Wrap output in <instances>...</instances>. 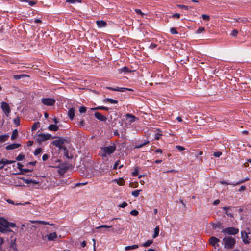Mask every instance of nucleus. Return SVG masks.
<instances>
[{
    "instance_id": "1a4fd4ad",
    "label": "nucleus",
    "mask_w": 251,
    "mask_h": 251,
    "mask_svg": "<svg viewBox=\"0 0 251 251\" xmlns=\"http://www.w3.org/2000/svg\"><path fill=\"white\" fill-rule=\"evenodd\" d=\"M65 139L63 138L60 137L58 139L54 140L52 142V144L56 147H58L59 149H62V145L64 144Z\"/></svg>"
},
{
    "instance_id": "4468645a",
    "label": "nucleus",
    "mask_w": 251,
    "mask_h": 251,
    "mask_svg": "<svg viewBox=\"0 0 251 251\" xmlns=\"http://www.w3.org/2000/svg\"><path fill=\"white\" fill-rule=\"evenodd\" d=\"M126 119L128 121L129 124H131L134 122L136 120H138V118L135 117L134 115L127 113L125 115Z\"/></svg>"
},
{
    "instance_id": "6e6552de",
    "label": "nucleus",
    "mask_w": 251,
    "mask_h": 251,
    "mask_svg": "<svg viewBox=\"0 0 251 251\" xmlns=\"http://www.w3.org/2000/svg\"><path fill=\"white\" fill-rule=\"evenodd\" d=\"M41 101L43 104L46 106H53L55 103V100L52 98H43Z\"/></svg>"
},
{
    "instance_id": "58836bf2",
    "label": "nucleus",
    "mask_w": 251,
    "mask_h": 251,
    "mask_svg": "<svg viewBox=\"0 0 251 251\" xmlns=\"http://www.w3.org/2000/svg\"><path fill=\"white\" fill-rule=\"evenodd\" d=\"M249 180V178L248 177L245 178L244 179H241V180H240L238 182H236V183L234 184V185L235 186V185H239L240 184L244 183L245 182H246L247 181H248Z\"/></svg>"
},
{
    "instance_id": "79ce46f5",
    "label": "nucleus",
    "mask_w": 251,
    "mask_h": 251,
    "mask_svg": "<svg viewBox=\"0 0 251 251\" xmlns=\"http://www.w3.org/2000/svg\"><path fill=\"white\" fill-rule=\"evenodd\" d=\"M7 226H8V229H10L9 227H16V225L15 223L9 222L7 221Z\"/></svg>"
},
{
    "instance_id": "4d7b16f0",
    "label": "nucleus",
    "mask_w": 251,
    "mask_h": 251,
    "mask_svg": "<svg viewBox=\"0 0 251 251\" xmlns=\"http://www.w3.org/2000/svg\"><path fill=\"white\" fill-rule=\"evenodd\" d=\"M67 2L70 3H75L76 2H81L80 0H67Z\"/></svg>"
},
{
    "instance_id": "c9c22d12",
    "label": "nucleus",
    "mask_w": 251,
    "mask_h": 251,
    "mask_svg": "<svg viewBox=\"0 0 251 251\" xmlns=\"http://www.w3.org/2000/svg\"><path fill=\"white\" fill-rule=\"evenodd\" d=\"M33 169H23L20 170V172L19 173H17V174H24L25 173L29 172L32 171Z\"/></svg>"
},
{
    "instance_id": "5fc2aeb1",
    "label": "nucleus",
    "mask_w": 251,
    "mask_h": 251,
    "mask_svg": "<svg viewBox=\"0 0 251 251\" xmlns=\"http://www.w3.org/2000/svg\"><path fill=\"white\" fill-rule=\"evenodd\" d=\"M120 160H117L115 162V164H114V165L113 166V169H114V170L117 169V168H118V165L120 164Z\"/></svg>"
},
{
    "instance_id": "72a5a7b5",
    "label": "nucleus",
    "mask_w": 251,
    "mask_h": 251,
    "mask_svg": "<svg viewBox=\"0 0 251 251\" xmlns=\"http://www.w3.org/2000/svg\"><path fill=\"white\" fill-rule=\"evenodd\" d=\"M18 132L17 129L14 130L11 137V140H14V139H15L18 136Z\"/></svg>"
},
{
    "instance_id": "2eb2a0df",
    "label": "nucleus",
    "mask_w": 251,
    "mask_h": 251,
    "mask_svg": "<svg viewBox=\"0 0 251 251\" xmlns=\"http://www.w3.org/2000/svg\"><path fill=\"white\" fill-rule=\"evenodd\" d=\"M216 87L215 85L211 86V90L209 89H207V92H206V95L205 96H215L217 94V92L216 91Z\"/></svg>"
},
{
    "instance_id": "6ab92c4d",
    "label": "nucleus",
    "mask_w": 251,
    "mask_h": 251,
    "mask_svg": "<svg viewBox=\"0 0 251 251\" xmlns=\"http://www.w3.org/2000/svg\"><path fill=\"white\" fill-rule=\"evenodd\" d=\"M207 150H212L215 146V142L213 141H208L205 144Z\"/></svg>"
},
{
    "instance_id": "338daca9",
    "label": "nucleus",
    "mask_w": 251,
    "mask_h": 251,
    "mask_svg": "<svg viewBox=\"0 0 251 251\" xmlns=\"http://www.w3.org/2000/svg\"><path fill=\"white\" fill-rule=\"evenodd\" d=\"M135 11L136 12V13L137 14H140V15H144V14L142 13V12L141 11V10L140 9H136L135 10Z\"/></svg>"
},
{
    "instance_id": "f3484780",
    "label": "nucleus",
    "mask_w": 251,
    "mask_h": 251,
    "mask_svg": "<svg viewBox=\"0 0 251 251\" xmlns=\"http://www.w3.org/2000/svg\"><path fill=\"white\" fill-rule=\"evenodd\" d=\"M95 117L100 121H105L106 118L102 115L100 113L97 112L95 113Z\"/></svg>"
},
{
    "instance_id": "ea45409f",
    "label": "nucleus",
    "mask_w": 251,
    "mask_h": 251,
    "mask_svg": "<svg viewBox=\"0 0 251 251\" xmlns=\"http://www.w3.org/2000/svg\"><path fill=\"white\" fill-rule=\"evenodd\" d=\"M25 158V155L23 153H21L19 154V155L16 157V160L17 161H22Z\"/></svg>"
},
{
    "instance_id": "9d476101",
    "label": "nucleus",
    "mask_w": 251,
    "mask_h": 251,
    "mask_svg": "<svg viewBox=\"0 0 251 251\" xmlns=\"http://www.w3.org/2000/svg\"><path fill=\"white\" fill-rule=\"evenodd\" d=\"M106 89L114 91H119V92H125L126 91H133V90L131 88H124V87H118L112 88L111 87H106Z\"/></svg>"
},
{
    "instance_id": "3c124183",
    "label": "nucleus",
    "mask_w": 251,
    "mask_h": 251,
    "mask_svg": "<svg viewBox=\"0 0 251 251\" xmlns=\"http://www.w3.org/2000/svg\"><path fill=\"white\" fill-rule=\"evenodd\" d=\"M86 110H87L85 106H81L79 109V111L80 113H83L86 112Z\"/></svg>"
},
{
    "instance_id": "a211bd4d",
    "label": "nucleus",
    "mask_w": 251,
    "mask_h": 251,
    "mask_svg": "<svg viewBox=\"0 0 251 251\" xmlns=\"http://www.w3.org/2000/svg\"><path fill=\"white\" fill-rule=\"evenodd\" d=\"M15 162V161L9 160L5 158H3L0 160V164H2V165L1 166L4 168V166L6 165L7 164H10Z\"/></svg>"
},
{
    "instance_id": "13d9d810",
    "label": "nucleus",
    "mask_w": 251,
    "mask_h": 251,
    "mask_svg": "<svg viewBox=\"0 0 251 251\" xmlns=\"http://www.w3.org/2000/svg\"><path fill=\"white\" fill-rule=\"evenodd\" d=\"M222 155V152L221 151L214 152L213 154V156L215 157H219Z\"/></svg>"
},
{
    "instance_id": "09e8293b",
    "label": "nucleus",
    "mask_w": 251,
    "mask_h": 251,
    "mask_svg": "<svg viewBox=\"0 0 251 251\" xmlns=\"http://www.w3.org/2000/svg\"><path fill=\"white\" fill-rule=\"evenodd\" d=\"M177 7L179 8L184 9L185 10H188L189 9L188 6L184 5H177Z\"/></svg>"
},
{
    "instance_id": "c85d7f7f",
    "label": "nucleus",
    "mask_w": 251,
    "mask_h": 251,
    "mask_svg": "<svg viewBox=\"0 0 251 251\" xmlns=\"http://www.w3.org/2000/svg\"><path fill=\"white\" fill-rule=\"evenodd\" d=\"M118 71L120 73H123V72L126 73H128V72H130L129 68L126 66H125L122 68L118 69Z\"/></svg>"
},
{
    "instance_id": "864d4df0",
    "label": "nucleus",
    "mask_w": 251,
    "mask_h": 251,
    "mask_svg": "<svg viewBox=\"0 0 251 251\" xmlns=\"http://www.w3.org/2000/svg\"><path fill=\"white\" fill-rule=\"evenodd\" d=\"M130 214L133 216H137L139 214V212L137 210L134 209L131 210Z\"/></svg>"
},
{
    "instance_id": "393cba45",
    "label": "nucleus",
    "mask_w": 251,
    "mask_h": 251,
    "mask_svg": "<svg viewBox=\"0 0 251 251\" xmlns=\"http://www.w3.org/2000/svg\"><path fill=\"white\" fill-rule=\"evenodd\" d=\"M113 181L116 182L119 186H123L125 184V181L123 178H120L118 179H114Z\"/></svg>"
},
{
    "instance_id": "4be33fe9",
    "label": "nucleus",
    "mask_w": 251,
    "mask_h": 251,
    "mask_svg": "<svg viewBox=\"0 0 251 251\" xmlns=\"http://www.w3.org/2000/svg\"><path fill=\"white\" fill-rule=\"evenodd\" d=\"M103 102L104 103L109 102L111 104H117L118 103V101L117 100L111 98L104 99L103 100Z\"/></svg>"
},
{
    "instance_id": "dca6fc26",
    "label": "nucleus",
    "mask_w": 251,
    "mask_h": 251,
    "mask_svg": "<svg viewBox=\"0 0 251 251\" xmlns=\"http://www.w3.org/2000/svg\"><path fill=\"white\" fill-rule=\"evenodd\" d=\"M21 146V145L19 143H13L10 145L6 146L5 147V149L6 150H12L13 149H17L20 147Z\"/></svg>"
},
{
    "instance_id": "774afa93",
    "label": "nucleus",
    "mask_w": 251,
    "mask_h": 251,
    "mask_svg": "<svg viewBox=\"0 0 251 251\" xmlns=\"http://www.w3.org/2000/svg\"><path fill=\"white\" fill-rule=\"evenodd\" d=\"M220 201L219 199L215 200L213 203V205H217L220 203Z\"/></svg>"
},
{
    "instance_id": "680f3d73",
    "label": "nucleus",
    "mask_w": 251,
    "mask_h": 251,
    "mask_svg": "<svg viewBox=\"0 0 251 251\" xmlns=\"http://www.w3.org/2000/svg\"><path fill=\"white\" fill-rule=\"evenodd\" d=\"M49 155L47 154H45L42 156V160L43 161H46L49 158Z\"/></svg>"
},
{
    "instance_id": "423d86ee",
    "label": "nucleus",
    "mask_w": 251,
    "mask_h": 251,
    "mask_svg": "<svg viewBox=\"0 0 251 251\" xmlns=\"http://www.w3.org/2000/svg\"><path fill=\"white\" fill-rule=\"evenodd\" d=\"M225 234L235 235L238 233L239 229L234 227H228L223 229L222 231Z\"/></svg>"
},
{
    "instance_id": "ddd939ff",
    "label": "nucleus",
    "mask_w": 251,
    "mask_h": 251,
    "mask_svg": "<svg viewBox=\"0 0 251 251\" xmlns=\"http://www.w3.org/2000/svg\"><path fill=\"white\" fill-rule=\"evenodd\" d=\"M241 233V238L242 239L243 243L245 244H249L250 243V239L248 236V234H249V233H248L245 231H242Z\"/></svg>"
},
{
    "instance_id": "cd10ccee",
    "label": "nucleus",
    "mask_w": 251,
    "mask_h": 251,
    "mask_svg": "<svg viewBox=\"0 0 251 251\" xmlns=\"http://www.w3.org/2000/svg\"><path fill=\"white\" fill-rule=\"evenodd\" d=\"M9 137L8 134H4L0 136V142L3 143L7 141Z\"/></svg>"
},
{
    "instance_id": "052dcab7",
    "label": "nucleus",
    "mask_w": 251,
    "mask_h": 251,
    "mask_svg": "<svg viewBox=\"0 0 251 251\" xmlns=\"http://www.w3.org/2000/svg\"><path fill=\"white\" fill-rule=\"evenodd\" d=\"M127 205V203L126 202H123L122 203L119 205V207L121 208H125Z\"/></svg>"
},
{
    "instance_id": "f8f14e48",
    "label": "nucleus",
    "mask_w": 251,
    "mask_h": 251,
    "mask_svg": "<svg viewBox=\"0 0 251 251\" xmlns=\"http://www.w3.org/2000/svg\"><path fill=\"white\" fill-rule=\"evenodd\" d=\"M220 240L215 236H211L209 239V244L215 247H219L220 246V245L218 244Z\"/></svg>"
},
{
    "instance_id": "7ed1b4c3",
    "label": "nucleus",
    "mask_w": 251,
    "mask_h": 251,
    "mask_svg": "<svg viewBox=\"0 0 251 251\" xmlns=\"http://www.w3.org/2000/svg\"><path fill=\"white\" fill-rule=\"evenodd\" d=\"M152 243H153V241L152 240H148L145 243H141L139 245L135 244V245H132L131 246H126L125 248V250L126 251L134 250V249L138 248L139 246L140 247H149Z\"/></svg>"
},
{
    "instance_id": "2f4dec72",
    "label": "nucleus",
    "mask_w": 251,
    "mask_h": 251,
    "mask_svg": "<svg viewBox=\"0 0 251 251\" xmlns=\"http://www.w3.org/2000/svg\"><path fill=\"white\" fill-rule=\"evenodd\" d=\"M109 108L107 107L103 106H100L97 107H95L94 108H92V109L93 110H105L108 111L109 110Z\"/></svg>"
},
{
    "instance_id": "412c9836",
    "label": "nucleus",
    "mask_w": 251,
    "mask_h": 251,
    "mask_svg": "<svg viewBox=\"0 0 251 251\" xmlns=\"http://www.w3.org/2000/svg\"><path fill=\"white\" fill-rule=\"evenodd\" d=\"M96 24H97V26L99 28L104 27L106 25V22H105L103 20L97 21Z\"/></svg>"
},
{
    "instance_id": "bf43d9fd",
    "label": "nucleus",
    "mask_w": 251,
    "mask_h": 251,
    "mask_svg": "<svg viewBox=\"0 0 251 251\" xmlns=\"http://www.w3.org/2000/svg\"><path fill=\"white\" fill-rule=\"evenodd\" d=\"M220 183L222 184L226 185H234V183H228V182H227L226 181H224V180L221 181Z\"/></svg>"
},
{
    "instance_id": "e2e57ef3",
    "label": "nucleus",
    "mask_w": 251,
    "mask_h": 251,
    "mask_svg": "<svg viewBox=\"0 0 251 251\" xmlns=\"http://www.w3.org/2000/svg\"><path fill=\"white\" fill-rule=\"evenodd\" d=\"M231 207H230V206H229V207H226V206H225V207H223V210H224L225 211H226V212H225V214H226L227 215V213H228V211H227V210L231 209Z\"/></svg>"
},
{
    "instance_id": "603ef678",
    "label": "nucleus",
    "mask_w": 251,
    "mask_h": 251,
    "mask_svg": "<svg viewBox=\"0 0 251 251\" xmlns=\"http://www.w3.org/2000/svg\"><path fill=\"white\" fill-rule=\"evenodd\" d=\"M180 17V14L179 13H175L173 14L171 16H170L171 18H172L173 19L175 18H177L179 19Z\"/></svg>"
},
{
    "instance_id": "0eeeda50",
    "label": "nucleus",
    "mask_w": 251,
    "mask_h": 251,
    "mask_svg": "<svg viewBox=\"0 0 251 251\" xmlns=\"http://www.w3.org/2000/svg\"><path fill=\"white\" fill-rule=\"evenodd\" d=\"M205 64L208 65V66H206V67H208L209 68H214L216 65L215 59L213 57L207 56L205 55Z\"/></svg>"
},
{
    "instance_id": "69168bd1",
    "label": "nucleus",
    "mask_w": 251,
    "mask_h": 251,
    "mask_svg": "<svg viewBox=\"0 0 251 251\" xmlns=\"http://www.w3.org/2000/svg\"><path fill=\"white\" fill-rule=\"evenodd\" d=\"M36 163H37V161H32V162H29L27 164H26V166H28L29 165H32V166H34V165H36Z\"/></svg>"
},
{
    "instance_id": "4c0bfd02",
    "label": "nucleus",
    "mask_w": 251,
    "mask_h": 251,
    "mask_svg": "<svg viewBox=\"0 0 251 251\" xmlns=\"http://www.w3.org/2000/svg\"><path fill=\"white\" fill-rule=\"evenodd\" d=\"M39 122H36L31 127V130L32 131H35L36 130L37 128L39 126Z\"/></svg>"
},
{
    "instance_id": "f704fd0d",
    "label": "nucleus",
    "mask_w": 251,
    "mask_h": 251,
    "mask_svg": "<svg viewBox=\"0 0 251 251\" xmlns=\"http://www.w3.org/2000/svg\"><path fill=\"white\" fill-rule=\"evenodd\" d=\"M159 228L158 226H156L154 229V233L152 235V237L153 238H155L156 237H157L159 235Z\"/></svg>"
},
{
    "instance_id": "0e129e2a",
    "label": "nucleus",
    "mask_w": 251,
    "mask_h": 251,
    "mask_svg": "<svg viewBox=\"0 0 251 251\" xmlns=\"http://www.w3.org/2000/svg\"><path fill=\"white\" fill-rule=\"evenodd\" d=\"M204 31V27H200L196 31L197 33H200Z\"/></svg>"
},
{
    "instance_id": "b1692460",
    "label": "nucleus",
    "mask_w": 251,
    "mask_h": 251,
    "mask_svg": "<svg viewBox=\"0 0 251 251\" xmlns=\"http://www.w3.org/2000/svg\"><path fill=\"white\" fill-rule=\"evenodd\" d=\"M48 129L50 131H56L58 130L59 127L56 125L51 124L48 126Z\"/></svg>"
},
{
    "instance_id": "20e7f679",
    "label": "nucleus",
    "mask_w": 251,
    "mask_h": 251,
    "mask_svg": "<svg viewBox=\"0 0 251 251\" xmlns=\"http://www.w3.org/2000/svg\"><path fill=\"white\" fill-rule=\"evenodd\" d=\"M0 232L2 233L12 232L11 229H8L7 220L5 219L0 220Z\"/></svg>"
},
{
    "instance_id": "8fccbe9b",
    "label": "nucleus",
    "mask_w": 251,
    "mask_h": 251,
    "mask_svg": "<svg viewBox=\"0 0 251 251\" xmlns=\"http://www.w3.org/2000/svg\"><path fill=\"white\" fill-rule=\"evenodd\" d=\"M238 33V31L237 29H234L232 30V32L230 34V35L233 37L237 36Z\"/></svg>"
},
{
    "instance_id": "6e6d98bb",
    "label": "nucleus",
    "mask_w": 251,
    "mask_h": 251,
    "mask_svg": "<svg viewBox=\"0 0 251 251\" xmlns=\"http://www.w3.org/2000/svg\"><path fill=\"white\" fill-rule=\"evenodd\" d=\"M14 124L15 125L18 126L20 125V119L19 118H17L16 119H15L14 120Z\"/></svg>"
},
{
    "instance_id": "f257e3e1",
    "label": "nucleus",
    "mask_w": 251,
    "mask_h": 251,
    "mask_svg": "<svg viewBox=\"0 0 251 251\" xmlns=\"http://www.w3.org/2000/svg\"><path fill=\"white\" fill-rule=\"evenodd\" d=\"M116 149V146L113 144L112 146L101 147V156L102 157H106L107 155H110L113 153Z\"/></svg>"
},
{
    "instance_id": "e433bc0d",
    "label": "nucleus",
    "mask_w": 251,
    "mask_h": 251,
    "mask_svg": "<svg viewBox=\"0 0 251 251\" xmlns=\"http://www.w3.org/2000/svg\"><path fill=\"white\" fill-rule=\"evenodd\" d=\"M112 226H107V225H101L99 226H98V227H96L95 228L96 229H102V228H112Z\"/></svg>"
},
{
    "instance_id": "37998d69",
    "label": "nucleus",
    "mask_w": 251,
    "mask_h": 251,
    "mask_svg": "<svg viewBox=\"0 0 251 251\" xmlns=\"http://www.w3.org/2000/svg\"><path fill=\"white\" fill-rule=\"evenodd\" d=\"M42 152V149L41 148H38L36 149L34 152V154L35 156L38 155Z\"/></svg>"
},
{
    "instance_id": "c756f323",
    "label": "nucleus",
    "mask_w": 251,
    "mask_h": 251,
    "mask_svg": "<svg viewBox=\"0 0 251 251\" xmlns=\"http://www.w3.org/2000/svg\"><path fill=\"white\" fill-rule=\"evenodd\" d=\"M212 227L213 229H216V228H222V224L220 222H218L216 223H212Z\"/></svg>"
},
{
    "instance_id": "aec40b11",
    "label": "nucleus",
    "mask_w": 251,
    "mask_h": 251,
    "mask_svg": "<svg viewBox=\"0 0 251 251\" xmlns=\"http://www.w3.org/2000/svg\"><path fill=\"white\" fill-rule=\"evenodd\" d=\"M68 115L71 120H73L75 116V108L72 107L68 110Z\"/></svg>"
},
{
    "instance_id": "c03bdc74",
    "label": "nucleus",
    "mask_w": 251,
    "mask_h": 251,
    "mask_svg": "<svg viewBox=\"0 0 251 251\" xmlns=\"http://www.w3.org/2000/svg\"><path fill=\"white\" fill-rule=\"evenodd\" d=\"M236 21L238 23H246L248 21L246 18H238L236 20Z\"/></svg>"
},
{
    "instance_id": "49530a36",
    "label": "nucleus",
    "mask_w": 251,
    "mask_h": 251,
    "mask_svg": "<svg viewBox=\"0 0 251 251\" xmlns=\"http://www.w3.org/2000/svg\"><path fill=\"white\" fill-rule=\"evenodd\" d=\"M162 135V133H156L154 135V140H158Z\"/></svg>"
},
{
    "instance_id": "9b49d317",
    "label": "nucleus",
    "mask_w": 251,
    "mask_h": 251,
    "mask_svg": "<svg viewBox=\"0 0 251 251\" xmlns=\"http://www.w3.org/2000/svg\"><path fill=\"white\" fill-rule=\"evenodd\" d=\"M1 108L2 109L3 112L6 114L8 115L11 112V109L9 105L5 102L2 101L1 103Z\"/></svg>"
},
{
    "instance_id": "de8ad7c7",
    "label": "nucleus",
    "mask_w": 251,
    "mask_h": 251,
    "mask_svg": "<svg viewBox=\"0 0 251 251\" xmlns=\"http://www.w3.org/2000/svg\"><path fill=\"white\" fill-rule=\"evenodd\" d=\"M140 191V190H136L132 192V195L133 196L137 197L139 196Z\"/></svg>"
},
{
    "instance_id": "a878e982",
    "label": "nucleus",
    "mask_w": 251,
    "mask_h": 251,
    "mask_svg": "<svg viewBox=\"0 0 251 251\" xmlns=\"http://www.w3.org/2000/svg\"><path fill=\"white\" fill-rule=\"evenodd\" d=\"M28 76H29V75H25V74L16 75H14L13 76V78L15 80H19L21 78H23L25 77H28Z\"/></svg>"
},
{
    "instance_id": "473e14b6",
    "label": "nucleus",
    "mask_w": 251,
    "mask_h": 251,
    "mask_svg": "<svg viewBox=\"0 0 251 251\" xmlns=\"http://www.w3.org/2000/svg\"><path fill=\"white\" fill-rule=\"evenodd\" d=\"M31 222L32 223H39L40 224H42L43 225H53V224H50L49 222L44 221H31Z\"/></svg>"
},
{
    "instance_id": "f03ea898",
    "label": "nucleus",
    "mask_w": 251,
    "mask_h": 251,
    "mask_svg": "<svg viewBox=\"0 0 251 251\" xmlns=\"http://www.w3.org/2000/svg\"><path fill=\"white\" fill-rule=\"evenodd\" d=\"M236 244L235 239L231 236H225L223 239V244L226 249H232Z\"/></svg>"
},
{
    "instance_id": "bb28decb",
    "label": "nucleus",
    "mask_w": 251,
    "mask_h": 251,
    "mask_svg": "<svg viewBox=\"0 0 251 251\" xmlns=\"http://www.w3.org/2000/svg\"><path fill=\"white\" fill-rule=\"evenodd\" d=\"M10 248L13 249L14 251H17V245L16 244V239L11 240Z\"/></svg>"
},
{
    "instance_id": "7c9ffc66",
    "label": "nucleus",
    "mask_w": 251,
    "mask_h": 251,
    "mask_svg": "<svg viewBox=\"0 0 251 251\" xmlns=\"http://www.w3.org/2000/svg\"><path fill=\"white\" fill-rule=\"evenodd\" d=\"M139 167L138 166H136L134 168V171L132 172V176H137L139 174Z\"/></svg>"
},
{
    "instance_id": "a19ab883",
    "label": "nucleus",
    "mask_w": 251,
    "mask_h": 251,
    "mask_svg": "<svg viewBox=\"0 0 251 251\" xmlns=\"http://www.w3.org/2000/svg\"><path fill=\"white\" fill-rule=\"evenodd\" d=\"M20 179H22L26 184H29L31 183V182H32V180L27 179L24 177H21V178H20Z\"/></svg>"
},
{
    "instance_id": "5701e85b",
    "label": "nucleus",
    "mask_w": 251,
    "mask_h": 251,
    "mask_svg": "<svg viewBox=\"0 0 251 251\" xmlns=\"http://www.w3.org/2000/svg\"><path fill=\"white\" fill-rule=\"evenodd\" d=\"M57 234L55 232L50 233L48 235V239L49 241H54L57 238Z\"/></svg>"
},
{
    "instance_id": "39448f33",
    "label": "nucleus",
    "mask_w": 251,
    "mask_h": 251,
    "mask_svg": "<svg viewBox=\"0 0 251 251\" xmlns=\"http://www.w3.org/2000/svg\"><path fill=\"white\" fill-rule=\"evenodd\" d=\"M55 138V137H52L49 134L40 133L37 135V137L35 139V141L38 143H41L44 141L52 139Z\"/></svg>"
},
{
    "instance_id": "a18cd8bd",
    "label": "nucleus",
    "mask_w": 251,
    "mask_h": 251,
    "mask_svg": "<svg viewBox=\"0 0 251 251\" xmlns=\"http://www.w3.org/2000/svg\"><path fill=\"white\" fill-rule=\"evenodd\" d=\"M170 33L172 34H176L178 33V32L176 28L172 27V28H171V29H170Z\"/></svg>"
}]
</instances>
